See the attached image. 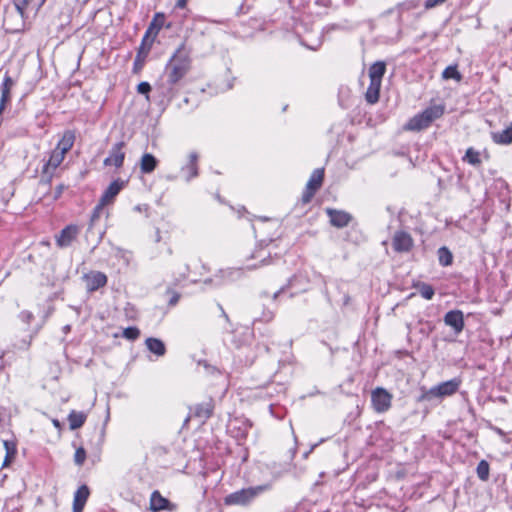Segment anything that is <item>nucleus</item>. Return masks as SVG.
<instances>
[{
	"label": "nucleus",
	"mask_w": 512,
	"mask_h": 512,
	"mask_svg": "<svg viewBox=\"0 0 512 512\" xmlns=\"http://www.w3.org/2000/svg\"><path fill=\"white\" fill-rule=\"evenodd\" d=\"M444 114V106L433 105L426 108L423 112L415 115L405 125V129L409 131H420L427 128L434 120L440 118Z\"/></svg>",
	"instance_id": "f257e3e1"
},
{
	"label": "nucleus",
	"mask_w": 512,
	"mask_h": 512,
	"mask_svg": "<svg viewBox=\"0 0 512 512\" xmlns=\"http://www.w3.org/2000/svg\"><path fill=\"white\" fill-rule=\"evenodd\" d=\"M461 384V380L454 378L440 383L428 390H423L418 398V402H430L435 398H444L455 394Z\"/></svg>",
	"instance_id": "f03ea898"
},
{
	"label": "nucleus",
	"mask_w": 512,
	"mask_h": 512,
	"mask_svg": "<svg viewBox=\"0 0 512 512\" xmlns=\"http://www.w3.org/2000/svg\"><path fill=\"white\" fill-rule=\"evenodd\" d=\"M189 59L179 49L170 59L167 65L168 82L172 85L179 82L189 70Z\"/></svg>",
	"instance_id": "7ed1b4c3"
},
{
	"label": "nucleus",
	"mask_w": 512,
	"mask_h": 512,
	"mask_svg": "<svg viewBox=\"0 0 512 512\" xmlns=\"http://www.w3.org/2000/svg\"><path fill=\"white\" fill-rule=\"evenodd\" d=\"M268 485H260L256 487H249L233 492L224 498L226 505H240L245 506L251 503L258 495L266 491Z\"/></svg>",
	"instance_id": "20e7f679"
},
{
	"label": "nucleus",
	"mask_w": 512,
	"mask_h": 512,
	"mask_svg": "<svg viewBox=\"0 0 512 512\" xmlns=\"http://www.w3.org/2000/svg\"><path fill=\"white\" fill-rule=\"evenodd\" d=\"M165 17L161 13H157L152 22L150 23L143 39L142 44L140 48V52H144L147 54L152 46V43L154 42L156 36L158 35L160 29L162 28L164 24Z\"/></svg>",
	"instance_id": "39448f33"
},
{
	"label": "nucleus",
	"mask_w": 512,
	"mask_h": 512,
	"mask_svg": "<svg viewBox=\"0 0 512 512\" xmlns=\"http://www.w3.org/2000/svg\"><path fill=\"white\" fill-rule=\"evenodd\" d=\"M392 394L382 387H377L371 392V402L373 409L377 413L388 411L392 403Z\"/></svg>",
	"instance_id": "423d86ee"
},
{
	"label": "nucleus",
	"mask_w": 512,
	"mask_h": 512,
	"mask_svg": "<svg viewBox=\"0 0 512 512\" xmlns=\"http://www.w3.org/2000/svg\"><path fill=\"white\" fill-rule=\"evenodd\" d=\"M324 179V169L319 168L313 171L309 181L307 182L305 191L302 195L303 203H309L313 198L314 194L322 186Z\"/></svg>",
	"instance_id": "0eeeda50"
},
{
	"label": "nucleus",
	"mask_w": 512,
	"mask_h": 512,
	"mask_svg": "<svg viewBox=\"0 0 512 512\" xmlns=\"http://www.w3.org/2000/svg\"><path fill=\"white\" fill-rule=\"evenodd\" d=\"M124 187V181L115 180L113 181L108 188L103 193L99 205L95 209V213H97L103 206L111 203L114 198L119 194V192ZM96 214H94L95 216Z\"/></svg>",
	"instance_id": "6e6552de"
},
{
	"label": "nucleus",
	"mask_w": 512,
	"mask_h": 512,
	"mask_svg": "<svg viewBox=\"0 0 512 512\" xmlns=\"http://www.w3.org/2000/svg\"><path fill=\"white\" fill-rule=\"evenodd\" d=\"M445 325L451 327L456 335H459L464 329V315L461 310H451L447 312L443 319Z\"/></svg>",
	"instance_id": "1a4fd4ad"
},
{
	"label": "nucleus",
	"mask_w": 512,
	"mask_h": 512,
	"mask_svg": "<svg viewBox=\"0 0 512 512\" xmlns=\"http://www.w3.org/2000/svg\"><path fill=\"white\" fill-rule=\"evenodd\" d=\"M124 142H118L114 144L110 150L109 156L104 159L105 166H115L119 168L123 165L125 153L123 151Z\"/></svg>",
	"instance_id": "9d476101"
},
{
	"label": "nucleus",
	"mask_w": 512,
	"mask_h": 512,
	"mask_svg": "<svg viewBox=\"0 0 512 512\" xmlns=\"http://www.w3.org/2000/svg\"><path fill=\"white\" fill-rule=\"evenodd\" d=\"M392 245L397 252H408L413 245V240L410 234L399 231L395 233Z\"/></svg>",
	"instance_id": "9b49d317"
},
{
	"label": "nucleus",
	"mask_w": 512,
	"mask_h": 512,
	"mask_svg": "<svg viewBox=\"0 0 512 512\" xmlns=\"http://www.w3.org/2000/svg\"><path fill=\"white\" fill-rule=\"evenodd\" d=\"M79 228L76 225L66 226L56 237V243L59 247H67L77 237Z\"/></svg>",
	"instance_id": "f8f14e48"
},
{
	"label": "nucleus",
	"mask_w": 512,
	"mask_h": 512,
	"mask_svg": "<svg viewBox=\"0 0 512 512\" xmlns=\"http://www.w3.org/2000/svg\"><path fill=\"white\" fill-rule=\"evenodd\" d=\"M326 212L333 226L342 228L348 225L351 220L350 214L344 211L327 208Z\"/></svg>",
	"instance_id": "ddd939ff"
},
{
	"label": "nucleus",
	"mask_w": 512,
	"mask_h": 512,
	"mask_svg": "<svg viewBox=\"0 0 512 512\" xmlns=\"http://www.w3.org/2000/svg\"><path fill=\"white\" fill-rule=\"evenodd\" d=\"M65 155L62 151L54 149L51 152V155L47 161V163L43 167V173L47 175H52L53 172L61 165L63 162Z\"/></svg>",
	"instance_id": "4468645a"
},
{
	"label": "nucleus",
	"mask_w": 512,
	"mask_h": 512,
	"mask_svg": "<svg viewBox=\"0 0 512 512\" xmlns=\"http://www.w3.org/2000/svg\"><path fill=\"white\" fill-rule=\"evenodd\" d=\"M150 509L153 512L161 510H173L174 505L169 502L168 499L164 498L158 491H154L150 498Z\"/></svg>",
	"instance_id": "2eb2a0df"
},
{
	"label": "nucleus",
	"mask_w": 512,
	"mask_h": 512,
	"mask_svg": "<svg viewBox=\"0 0 512 512\" xmlns=\"http://www.w3.org/2000/svg\"><path fill=\"white\" fill-rule=\"evenodd\" d=\"M87 289L89 291H95L100 287L106 285L107 277L101 272H93L85 276Z\"/></svg>",
	"instance_id": "dca6fc26"
},
{
	"label": "nucleus",
	"mask_w": 512,
	"mask_h": 512,
	"mask_svg": "<svg viewBox=\"0 0 512 512\" xmlns=\"http://www.w3.org/2000/svg\"><path fill=\"white\" fill-rule=\"evenodd\" d=\"M89 489L86 485H82L75 492L73 500V512H82L86 501L89 497Z\"/></svg>",
	"instance_id": "f3484780"
},
{
	"label": "nucleus",
	"mask_w": 512,
	"mask_h": 512,
	"mask_svg": "<svg viewBox=\"0 0 512 512\" xmlns=\"http://www.w3.org/2000/svg\"><path fill=\"white\" fill-rule=\"evenodd\" d=\"M188 158V164L182 167V171L185 173L187 181L191 180L192 178L198 175V154L196 152H191Z\"/></svg>",
	"instance_id": "a211bd4d"
},
{
	"label": "nucleus",
	"mask_w": 512,
	"mask_h": 512,
	"mask_svg": "<svg viewBox=\"0 0 512 512\" xmlns=\"http://www.w3.org/2000/svg\"><path fill=\"white\" fill-rule=\"evenodd\" d=\"M74 141H75V133L71 130H67L64 132L62 138L58 142L55 149L60 150L64 154H66L73 147Z\"/></svg>",
	"instance_id": "6ab92c4d"
},
{
	"label": "nucleus",
	"mask_w": 512,
	"mask_h": 512,
	"mask_svg": "<svg viewBox=\"0 0 512 512\" xmlns=\"http://www.w3.org/2000/svg\"><path fill=\"white\" fill-rule=\"evenodd\" d=\"M13 85V81L10 77H6L1 87V98H0V114L5 109L6 103L10 100L11 97V87Z\"/></svg>",
	"instance_id": "aec40b11"
},
{
	"label": "nucleus",
	"mask_w": 512,
	"mask_h": 512,
	"mask_svg": "<svg viewBox=\"0 0 512 512\" xmlns=\"http://www.w3.org/2000/svg\"><path fill=\"white\" fill-rule=\"evenodd\" d=\"M492 140L496 144L508 145L512 143V124L501 132H493Z\"/></svg>",
	"instance_id": "412c9836"
},
{
	"label": "nucleus",
	"mask_w": 512,
	"mask_h": 512,
	"mask_svg": "<svg viewBox=\"0 0 512 512\" xmlns=\"http://www.w3.org/2000/svg\"><path fill=\"white\" fill-rule=\"evenodd\" d=\"M385 71H386V65H385L384 62L378 61V62L374 63L369 68V78H370V80L381 83L382 82V78H383V76L385 74Z\"/></svg>",
	"instance_id": "4be33fe9"
},
{
	"label": "nucleus",
	"mask_w": 512,
	"mask_h": 512,
	"mask_svg": "<svg viewBox=\"0 0 512 512\" xmlns=\"http://www.w3.org/2000/svg\"><path fill=\"white\" fill-rule=\"evenodd\" d=\"M157 159L150 153H145L140 161V169L143 173H151L157 166Z\"/></svg>",
	"instance_id": "5701e85b"
},
{
	"label": "nucleus",
	"mask_w": 512,
	"mask_h": 512,
	"mask_svg": "<svg viewBox=\"0 0 512 512\" xmlns=\"http://www.w3.org/2000/svg\"><path fill=\"white\" fill-rule=\"evenodd\" d=\"M145 343L148 350L157 356H163L166 352V348L163 341H161L158 338H147Z\"/></svg>",
	"instance_id": "b1692460"
},
{
	"label": "nucleus",
	"mask_w": 512,
	"mask_h": 512,
	"mask_svg": "<svg viewBox=\"0 0 512 512\" xmlns=\"http://www.w3.org/2000/svg\"><path fill=\"white\" fill-rule=\"evenodd\" d=\"M380 88L381 83L370 80V85L365 94L368 103L375 104L379 100Z\"/></svg>",
	"instance_id": "393cba45"
},
{
	"label": "nucleus",
	"mask_w": 512,
	"mask_h": 512,
	"mask_svg": "<svg viewBox=\"0 0 512 512\" xmlns=\"http://www.w3.org/2000/svg\"><path fill=\"white\" fill-rule=\"evenodd\" d=\"M69 426L71 430H76L83 426L86 421V414L83 412L71 411L68 416Z\"/></svg>",
	"instance_id": "a878e982"
},
{
	"label": "nucleus",
	"mask_w": 512,
	"mask_h": 512,
	"mask_svg": "<svg viewBox=\"0 0 512 512\" xmlns=\"http://www.w3.org/2000/svg\"><path fill=\"white\" fill-rule=\"evenodd\" d=\"M3 445L6 451L3 467H6L11 463L12 459L16 455V445L15 443L8 440L3 441Z\"/></svg>",
	"instance_id": "bb28decb"
},
{
	"label": "nucleus",
	"mask_w": 512,
	"mask_h": 512,
	"mask_svg": "<svg viewBox=\"0 0 512 512\" xmlns=\"http://www.w3.org/2000/svg\"><path fill=\"white\" fill-rule=\"evenodd\" d=\"M463 160L474 166L481 164L480 153L471 147L466 150Z\"/></svg>",
	"instance_id": "cd10ccee"
},
{
	"label": "nucleus",
	"mask_w": 512,
	"mask_h": 512,
	"mask_svg": "<svg viewBox=\"0 0 512 512\" xmlns=\"http://www.w3.org/2000/svg\"><path fill=\"white\" fill-rule=\"evenodd\" d=\"M438 259L442 266H449L452 264L453 256L446 247H441L438 250Z\"/></svg>",
	"instance_id": "c85d7f7f"
},
{
	"label": "nucleus",
	"mask_w": 512,
	"mask_h": 512,
	"mask_svg": "<svg viewBox=\"0 0 512 512\" xmlns=\"http://www.w3.org/2000/svg\"><path fill=\"white\" fill-rule=\"evenodd\" d=\"M477 476L482 481H487L489 478V463L486 460H481L477 465Z\"/></svg>",
	"instance_id": "c756f323"
},
{
	"label": "nucleus",
	"mask_w": 512,
	"mask_h": 512,
	"mask_svg": "<svg viewBox=\"0 0 512 512\" xmlns=\"http://www.w3.org/2000/svg\"><path fill=\"white\" fill-rule=\"evenodd\" d=\"M213 405L204 404L196 407L195 415L199 418L207 419L212 415Z\"/></svg>",
	"instance_id": "7c9ffc66"
},
{
	"label": "nucleus",
	"mask_w": 512,
	"mask_h": 512,
	"mask_svg": "<svg viewBox=\"0 0 512 512\" xmlns=\"http://www.w3.org/2000/svg\"><path fill=\"white\" fill-rule=\"evenodd\" d=\"M443 79H455L456 81H460L462 79L461 74L457 70L456 66H448L442 73Z\"/></svg>",
	"instance_id": "2f4dec72"
},
{
	"label": "nucleus",
	"mask_w": 512,
	"mask_h": 512,
	"mask_svg": "<svg viewBox=\"0 0 512 512\" xmlns=\"http://www.w3.org/2000/svg\"><path fill=\"white\" fill-rule=\"evenodd\" d=\"M419 293L423 298L430 300L434 296V289L431 285L423 283L419 288Z\"/></svg>",
	"instance_id": "473e14b6"
},
{
	"label": "nucleus",
	"mask_w": 512,
	"mask_h": 512,
	"mask_svg": "<svg viewBox=\"0 0 512 512\" xmlns=\"http://www.w3.org/2000/svg\"><path fill=\"white\" fill-rule=\"evenodd\" d=\"M140 335V330L137 327H128L123 331V337L128 340H136Z\"/></svg>",
	"instance_id": "72a5a7b5"
},
{
	"label": "nucleus",
	"mask_w": 512,
	"mask_h": 512,
	"mask_svg": "<svg viewBox=\"0 0 512 512\" xmlns=\"http://www.w3.org/2000/svg\"><path fill=\"white\" fill-rule=\"evenodd\" d=\"M30 2L31 0H14V7L21 18H23L25 10Z\"/></svg>",
	"instance_id": "f704fd0d"
},
{
	"label": "nucleus",
	"mask_w": 512,
	"mask_h": 512,
	"mask_svg": "<svg viewBox=\"0 0 512 512\" xmlns=\"http://www.w3.org/2000/svg\"><path fill=\"white\" fill-rule=\"evenodd\" d=\"M86 459V451L80 447L76 450L74 455V461L77 465H82Z\"/></svg>",
	"instance_id": "c9c22d12"
},
{
	"label": "nucleus",
	"mask_w": 512,
	"mask_h": 512,
	"mask_svg": "<svg viewBox=\"0 0 512 512\" xmlns=\"http://www.w3.org/2000/svg\"><path fill=\"white\" fill-rule=\"evenodd\" d=\"M151 90V86L148 82H141L137 86V91L140 94H148Z\"/></svg>",
	"instance_id": "e433bc0d"
},
{
	"label": "nucleus",
	"mask_w": 512,
	"mask_h": 512,
	"mask_svg": "<svg viewBox=\"0 0 512 512\" xmlns=\"http://www.w3.org/2000/svg\"><path fill=\"white\" fill-rule=\"evenodd\" d=\"M20 318L26 324H30L32 319H33V314L31 312H29V311H23V312L20 313Z\"/></svg>",
	"instance_id": "4c0bfd02"
},
{
	"label": "nucleus",
	"mask_w": 512,
	"mask_h": 512,
	"mask_svg": "<svg viewBox=\"0 0 512 512\" xmlns=\"http://www.w3.org/2000/svg\"><path fill=\"white\" fill-rule=\"evenodd\" d=\"M180 299V295L176 292H173L172 297L169 300V305L174 306L178 303Z\"/></svg>",
	"instance_id": "58836bf2"
},
{
	"label": "nucleus",
	"mask_w": 512,
	"mask_h": 512,
	"mask_svg": "<svg viewBox=\"0 0 512 512\" xmlns=\"http://www.w3.org/2000/svg\"><path fill=\"white\" fill-rule=\"evenodd\" d=\"M188 0H177L176 7L178 8H185Z\"/></svg>",
	"instance_id": "ea45409f"
},
{
	"label": "nucleus",
	"mask_w": 512,
	"mask_h": 512,
	"mask_svg": "<svg viewBox=\"0 0 512 512\" xmlns=\"http://www.w3.org/2000/svg\"><path fill=\"white\" fill-rule=\"evenodd\" d=\"M64 189V185H59L56 189V197H58Z\"/></svg>",
	"instance_id": "a19ab883"
},
{
	"label": "nucleus",
	"mask_w": 512,
	"mask_h": 512,
	"mask_svg": "<svg viewBox=\"0 0 512 512\" xmlns=\"http://www.w3.org/2000/svg\"><path fill=\"white\" fill-rule=\"evenodd\" d=\"M53 424H54V426H56V427H59V426H60L59 421H58V420H56V419H55V420H53Z\"/></svg>",
	"instance_id": "79ce46f5"
},
{
	"label": "nucleus",
	"mask_w": 512,
	"mask_h": 512,
	"mask_svg": "<svg viewBox=\"0 0 512 512\" xmlns=\"http://www.w3.org/2000/svg\"><path fill=\"white\" fill-rule=\"evenodd\" d=\"M89 0H82L80 6H84Z\"/></svg>",
	"instance_id": "37998d69"
}]
</instances>
